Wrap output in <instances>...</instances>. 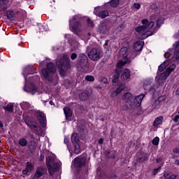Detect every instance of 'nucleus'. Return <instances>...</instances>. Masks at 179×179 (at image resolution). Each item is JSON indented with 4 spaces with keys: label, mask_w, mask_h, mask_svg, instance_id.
Masks as SVG:
<instances>
[{
    "label": "nucleus",
    "mask_w": 179,
    "mask_h": 179,
    "mask_svg": "<svg viewBox=\"0 0 179 179\" xmlns=\"http://www.w3.org/2000/svg\"><path fill=\"white\" fill-rule=\"evenodd\" d=\"M87 22L90 27H93V26H94V24H93V21H92L90 19H87Z\"/></svg>",
    "instance_id": "nucleus-44"
},
{
    "label": "nucleus",
    "mask_w": 179,
    "mask_h": 179,
    "mask_svg": "<svg viewBox=\"0 0 179 179\" xmlns=\"http://www.w3.org/2000/svg\"><path fill=\"white\" fill-rule=\"evenodd\" d=\"M85 80H87V82H94V77H93V76H87L85 77Z\"/></svg>",
    "instance_id": "nucleus-41"
},
{
    "label": "nucleus",
    "mask_w": 179,
    "mask_h": 179,
    "mask_svg": "<svg viewBox=\"0 0 179 179\" xmlns=\"http://www.w3.org/2000/svg\"><path fill=\"white\" fill-rule=\"evenodd\" d=\"M103 142H104V140L103 138H100L99 140V145H103Z\"/></svg>",
    "instance_id": "nucleus-54"
},
{
    "label": "nucleus",
    "mask_w": 179,
    "mask_h": 179,
    "mask_svg": "<svg viewBox=\"0 0 179 179\" xmlns=\"http://www.w3.org/2000/svg\"><path fill=\"white\" fill-rule=\"evenodd\" d=\"M176 178H177V176L176 175H172L169 178V179H176Z\"/></svg>",
    "instance_id": "nucleus-55"
},
{
    "label": "nucleus",
    "mask_w": 179,
    "mask_h": 179,
    "mask_svg": "<svg viewBox=\"0 0 179 179\" xmlns=\"http://www.w3.org/2000/svg\"><path fill=\"white\" fill-rule=\"evenodd\" d=\"M143 87L145 90H150V92H155V88L152 87V84L150 82H145L143 85Z\"/></svg>",
    "instance_id": "nucleus-29"
},
{
    "label": "nucleus",
    "mask_w": 179,
    "mask_h": 179,
    "mask_svg": "<svg viewBox=\"0 0 179 179\" xmlns=\"http://www.w3.org/2000/svg\"><path fill=\"white\" fill-rule=\"evenodd\" d=\"M167 62H169L168 60L164 62L158 67V71H159V72H163V71H164V69H166V66H167V65H166V64H167Z\"/></svg>",
    "instance_id": "nucleus-35"
},
{
    "label": "nucleus",
    "mask_w": 179,
    "mask_h": 179,
    "mask_svg": "<svg viewBox=\"0 0 179 179\" xmlns=\"http://www.w3.org/2000/svg\"><path fill=\"white\" fill-rule=\"evenodd\" d=\"M40 65H41V66L43 65V63H40Z\"/></svg>",
    "instance_id": "nucleus-63"
},
{
    "label": "nucleus",
    "mask_w": 179,
    "mask_h": 179,
    "mask_svg": "<svg viewBox=\"0 0 179 179\" xmlns=\"http://www.w3.org/2000/svg\"><path fill=\"white\" fill-rule=\"evenodd\" d=\"M78 62L80 64L81 71L82 72H85L86 69L89 68V64H87V56L83 53H80L78 58Z\"/></svg>",
    "instance_id": "nucleus-9"
},
{
    "label": "nucleus",
    "mask_w": 179,
    "mask_h": 179,
    "mask_svg": "<svg viewBox=\"0 0 179 179\" xmlns=\"http://www.w3.org/2000/svg\"><path fill=\"white\" fill-rule=\"evenodd\" d=\"M105 45H107V43H105Z\"/></svg>",
    "instance_id": "nucleus-64"
},
{
    "label": "nucleus",
    "mask_w": 179,
    "mask_h": 179,
    "mask_svg": "<svg viewBox=\"0 0 179 179\" xmlns=\"http://www.w3.org/2000/svg\"><path fill=\"white\" fill-rule=\"evenodd\" d=\"M125 65V62L122 61H120L117 64V69L115 71V73L113 76L112 81L113 83H117L118 82V79H120V69L122 68Z\"/></svg>",
    "instance_id": "nucleus-13"
},
{
    "label": "nucleus",
    "mask_w": 179,
    "mask_h": 179,
    "mask_svg": "<svg viewBox=\"0 0 179 179\" xmlns=\"http://www.w3.org/2000/svg\"><path fill=\"white\" fill-rule=\"evenodd\" d=\"M27 140L24 138H22L18 141V145L22 146V148H25V146H27Z\"/></svg>",
    "instance_id": "nucleus-32"
},
{
    "label": "nucleus",
    "mask_w": 179,
    "mask_h": 179,
    "mask_svg": "<svg viewBox=\"0 0 179 179\" xmlns=\"http://www.w3.org/2000/svg\"><path fill=\"white\" fill-rule=\"evenodd\" d=\"M164 99L163 97L160 96L157 100H155L153 103L152 104V108H160V101H163Z\"/></svg>",
    "instance_id": "nucleus-26"
},
{
    "label": "nucleus",
    "mask_w": 179,
    "mask_h": 179,
    "mask_svg": "<svg viewBox=\"0 0 179 179\" xmlns=\"http://www.w3.org/2000/svg\"><path fill=\"white\" fill-rule=\"evenodd\" d=\"M120 78L122 80L129 79V78H131V71H129L128 69H124Z\"/></svg>",
    "instance_id": "nucleus-25"
},
{
    "label": "nucleus",
    "mask_w": 179,
    "mask_h": 179,
    "mask_svg": "<svg viewBox=\"0 0 179 179\" xmlns=\"http://www.w3.org/2000/svg\"><path fill=\"white\" fill-rule=\"evenodd\" d=\"M27 125L29 127V128H30V129L34 131L36 135H38L39 136H44V132H43V129H41L40 126H38L35 123L31 122H27Z\"/></svg>",
    "instance_id": "nucleus-12"
},
{
    "label": "nucleus",
    "mask_w": 179,
    "mask_h": 179,
    "mask_svg": "<svg viewBox=\"0 0 179 179\" xmlns=\"http://www.w3.org/2000/svg\"><path fill=\"white\" fill-rule=\"evenodd\" d=\"M145 42L142 41H136L134 45V51L131 52V57L130 58L134 59L137 57L138 53L139 51H142V48H143V45Z\"/></svg>",
    "instance_id": "nucleus-11"
},
{
    "label": "nucleus",
    "mask_w": 179,
    "mask_h": 179,
    "mask_svg": "<svg viewBox=\"0 0 179 179\" xmlns=\"http://www.w3.org/2000/svg\"><path fill=\"white\" fill-rule=\"evenodd\" d=\"M176 95L179 96V87L176 91Z\"/></svg>",
    "instance_id": "nucleus-57"
},
{
    "label": "nucleus",
    "mask_w": 179,
    "mask_h": 179,
    "mask_svg": "<svg viewBox=\"0 0 179 179\" xmlns=\"http://www.w3.org/2000/svg\"><path fill=\"white\" fill-rule=\"evenodd\" d=\"M155 22H156L157 27H160L163 24V18L157 17L156 15H152L150 17V21L144 19L141 21L142 25L136 28V31L139 36L141 40L148 38L150 36H153L156 31L155 27Z\"/></svg>",
    "instance_id": "nucleus-1"
},
{
    "label": "nucleus",
    "mask_w": 179,
    "mask_h": 179,
    "mask_svg": "<svg viewBox=\"0 0 179 179\" xmlns=\"http://www.w3.org/2000/svg\"><path fill=\"white\" fill-rule=\"evenodd\" d=\"M85 129V126H78V132H82Z\"/></svg>",
    "instance_id": "nucleus-47"
},
{
    "label": "nucleus",
    "mask_w": 179,
    "mask_h": 179,
    "mask_svg": "<svg viewBox=\"0 0 179 179\" xmlns=\"http://www.w3.org/2000/svg\"><path fill=\"white\" fill-rule=\"evenodd\" d=\"M71 142H73V145L79 143V136L78 135V134L74 133L72 134Z\"/></svg>",
    "instance_id": "nucleus-30"
},
{
    "label": "nucleus",
    "mask_w": 179,
    "mask_h": 179,
    "mask_svg": "<svg viewBox=\"0 0 179 179\" xmlns=\"http://www.w3.org/2000/svg\"><path fill=\"white\" fill-rule=\"evenodd\" d=\"M144 97L145 94H141L137 96H135L134 99L132 94L129 92L125 93L123 96V101L125 103L122 106V110H124V111H127V110H131L134 106L135 107H140ZM133 99L134 101H132Z\"/></svg>",
    "instance_id": "nucleus-2"
},
{
    "label": "nucleus",
    "mask_w": 179,
    "mask_h": 179,
    "mask_svg": "<svg viewBox=\"0 0 179 179\" xmlns=\"http://www.w3.org/2000/svg\"><path fill=\"white\" fill-rule=\"evenodd\" d=\"M179 120V115H177L176 116H175V117L173 118V121L174 122H178Z\"/></svg>",
    "instance_id": "nucleus-50"
},
{
    "label": "nucleus",
    "mask_w": 179,
    "mask_h": 179,
    "mask_svg": "<svg viewBox=\"0 0 179 179\" xmlns=\"http://www.w3.org/2000/svg\"><path fill=\"white\" fill-rule=\"evenodd\" d=\"M88 57L91 61H99L101 57V52L97 48H92L89 52Z\"/></svg>",
    "instance_id": "nucleus-10"
},
{
    "label": "nucleus",
    "mask_w": 179,
    "mask_h": 179,
    "mask_svg": "<svg viewBox=\"0 0 179 179\" xmlns=\"http://www.w3.org/2000/svg\"><path fill=\"white\" fill-rule=\"evenodd\" d=\"M86 164V159L83 157H77L73 160V166L75 169H80Z\"/></svg>",
    "instance_id": "nucleus-14"
},
{
    "label": "nucleus",
    "mask_w": 179,
    "mask_h": 179,
    "mask_svg": "<svg viewBox=\"0 0 179 179\" xmlns=\"http://www.w3.org/2000/svg\"><path fill=\"white\" fill-rule=\"evenodd\" d=\"M124 24H119L115 30V32L116 33V34H120V33H122L124 30Z\"/></svg>",
    "instance_id": "nucleus-33"
},
{
    "label": "nucleus",
    "mask_w": 179,
    "mask_h": 179,
    "mask_svg": "<svg viewBox=\"0 0 179 179\" xmlns=\"http://www.w3.org/2000/svg\"><path fill=\"white\" fill-rule=\"evenodd\" d=\"M159 142H160V138L157 136L153 138L152 143V145H155V146H157V145H159Z\"/></svg>",
    "instance_id": "nucleus-40"
},
{
    "label": "nucleus",
    "mask_w": 179,
    "mask_h": 179,
    "mask_svg": "<svg viewBox=\"0 0 179 179\" xmlns=\"http://www.w3.org/2000/svg\"><path fill=\"white\" fill-rule=\"evenodd\" d=\"M162 167H159L157 169H154V176H156V174H157V173H159V171H160Z\"/></svg>",
    "instance_id": "nucleus-48"
},
{
    "label": "nucleus",
    "mask_w": 179,
    "mask_h": 179,
    "mask_svg": "<svg viewBox=\"0 0 179 179\" xmlns=\"http://www.w3.org/2000/svg\"><path fill=\"white\" fill-rule=\"evenodd\" d=\"M76 58H78V55H76V53H72L71 55V59L73 61L74 59H76Z\"/></svg>",
    "instance_id": "nucleus-46"
},
{
    "label": "nucleus",
    "mask_w": 179,
    "mask_h": 179,
    "mask_svg": "<svg viewBox=\"0 0 179 179\" xmlns=\"http://www.w3.org/2000/svg\"><path fill=\"white\" fill-rule=\"evenodd\" d=\"M124 89H125V84H120L119 87L111 94L110 97H117L118 94H121Z\"/></svg>",
    "instance_id": "nucleus-19"
},
{
    "label": "nucleus",
    "mask_w": 179,
    "mask_h": 179,
    "mask_svg": "<svg viewBox=\"0 0 179 179\" xmlns=\"http://www.w3.org/2000/svg\"><path fill=\"white\" fill-rule=\"evenodd\" d=\"M6 15L8 19H13L15 17V13L10 10L6 11Z\"/></svg>",
    "instance_id": "nucleus-37"
},
{
    "label": "nucleus",
    "mask_w": 179,
    "mask_h": 179,
    "mask_svg": "<svg viewBox=\"0 0 179 179\" xmlns=\"http://www.w3.org/2000/svg\"><path fill=\"white\" fill-rule=\"evenodd\" d=\"M164 55H165V57L167 56V55H169V59H171L173 58V55H170L169 52L165 53Z\"/></svg>",
    "instance_id": "nucleus-52"
},
{
    "label": "nucleus",
    "mask_w": 179,
    "mask_h": 179,
    "mask_svg": "<svg viewBox=\"0 0 179 179\" xmlns=\"http://www.w3.org/2000/svg\"><path fill=\"white\" fill-rule=\"evenodd\" d=\"M162 121H163V117L162 116L157 117L154 121L153 126L159 127V125L162 124Z\"/></svg>",
    "instance_id": "nucleus-31"
},
{
    "label": "nucleus",
    "mask_w": 179,
    "mask_h": 179,
    "mask_svg": "<svg viewBox=\"0 0 179 179\" xmlns=\"http://www.w3.org/2000/svg\"><path fill=\"white\" fill-rule=\"evenodd\" d=\"M175 164H176V166H179V159H176Z\"/></svg>",
    "instance_id": "nucleus-58"
},
{
    "label": "nucleus",
    "mask_w": 179,
    "mask_h": 179,
    "mask_svg": "<svg viewBox=\"0 0 179 179\" xmlns=\"http://www.w3.org/2000/svg\"><path fill=\"white\" fill-rule=\"evenodd\" d=\"M148 159V157H146V156H143L141 157H140L138 161L140 162V163H143V162H145V160H146Z\"/></svg>",
    "instance_id": "nucleus-43"
},
{
    "label": "nucleus",
    "mask_w": 179,
    "mask_h": 179,
    "mask_svg": "<svg viewBox=\"0 0 179 179\" xmlns=\"http://www.w3.org/2000/svg\"><path fill=\"white\" fill-rule=\"evenodd\" d=\"M74 153L76 155H78V153H80V146L79 145V143L74 144Z\"/></svg>",
    "instance_id": "nucleus-38"
},
{
    "label": "nucleus",
    "mask_w": 179,
    "mask_h": 179,
    "mask_svg": "<svg viewBox=\"0 0 179 179\" xmlns=\"http://www.w3.org/2000/svg\"><path fill=\"white\" fill-rule=\"evenodd\" d=\"M101 82L104 84L107 83L108 82V80H107V78H101Z\"/></svg>",
    "instance_id": "nucleus-51"
},
{
    "label": "nucleus",
    "mask_w": 179,
    "mask_h": 179,
    "mask_svg": "<svg viewBox=\"0 0 179 179\" xmlns=\"http://www.w3.org/2000/svg\"><path fill=\"white\" fill-rule=\"evenodd\" d=\"M78 48H79V43L78 42H74L71 44L72 51H76V50H78Z\"/></svg>",
    "instance_id": "nucleus-39"
},
{
    "label": "nucleus",
    "mask_w": 179,
    "mask_h": 179,
    "mask_svg": "<svg viewBox=\"0 0 179 179\" xmlns=\"http://www.w3.org/2000/svg\"><path fill=\"white\" fill-rule=\"evenodd\" d=\"M127 51H128V49L127 47H123L120 49L119 54L120 57H123L124 61H122V62H124L125 64H127L128 62V58L130 59H132V58H130L132 57V53L127 55Z\"/></svg>",
    "instance_id": "nucleus-16"
},
{
    "label": "nucleus",
    "mask_w": 179,
    "mask_h": 179,
    "mask_svg": "<svg viewBox=\"0 0 179 179\" xmlns=\"http://www.w3.org/2000/svg\"><path fill=\"white\" fill-rule=\"evenodd\" d=\"M47 27H44V25L43 24H40L39 25V30L40 31L43 32V31H47Z\"/></svg>",
    "instance_id": "nucleus-42"
},
{
    "label": "nucleus",
    "mask_w": 179,
    "mask_h": 179,
    "mask_svg": "<svg viewBox=\"0 0 179 179\" xmlns=\"http://www.w3.org/2000/svg\"><path fill=\"white\" fill-rule=\"evenodd\" d=\"M26 169L29 171H33L34 170V165L31 164L30 162H27Z\"/></svg>",
    "instance_id": "nucleus-36"
},
{
    "label": "nucleus",
    "mask_w": 179,
    "mask_h": 179,
    "mask_svg": "<svg viewBox=\"0 0 179 179\" xmlns=\"http://www.w3.org/2000/svg\"><path fill=\"white\" fill-rule=\"evenodd\" d=\"M64 113L65 114V117L66 120L72 117V110H71V108L69 107L64 108Z\"/></svg>",
    "instance_id": "nucleus-28"
},
{
    "label": "nucleus",
    "mask_w": 179,
    "mask_h": 179,
    "mask_svg": "<svg viewBox=\"0 0 179 179\" xmlns=\"http://www.w3.org/2000/svg\"><path fill=\"white\" fill-rule=\"evenodd\" d=\"M174 49V55L173 57L176 61H179V41H176L173 45Z\"/></svg>",
    "instance_id": "nucleus-21"
},
{
    "label": "nucleus",
    "mask_w": 179,
    "mask_h": 179,
    "mask_svg": "<svg viewBox=\"0 0 179 179\" xmlns=\"http://www.w3.org/2000/svg\"><path fill=\"white\" fill-rule=\"evenodd\" d=\"M57 71L55 66L52 63H48L46 65V69H43L41 71V77L49 83H51L54 80V73Z\"/></svg>",
    "instance_id": "nucleus-4"
},
{
    "label": "nucleus",
    "mask_w": 179,
    "mask_h": 179,
    "mask_svg": "<svg viewBox=\"0 0 179 179\" xmlns=\"http://www.w3.org/2000/svg\"><path fill=\"white\" fill-rule=\"evenodd\" d=\"M9 8V0L0 1V10L5 11Z\"/></svg>",
    "instance_id": "nucleus-23"
},
{
    "label": "nucleus",
    "mask_w": 179,
    "mask_h": 179,
    "mask_svg": "<svg viewBox=\"0 0 179 179\" xmlns=\"http://www.w3.org/2000/svg\"><path fill=\"white\" fill-rule=\"evenodd\" d=\"M133 6L135 8V9H141V3H134Z\"/></svg>",
    "instance_id": "nucleus-45"
},
{
    "label": "nucleus",
    "mask_w": 179,
    "mask_h": 179,
    "mask_svg": "<svg viewBox=\"0 0 179 179\" xmlns=\"http://www.w3.org/2000/svg\"><path fill=\"white\" fill-rule=\"evenodd\" d=\"M36 71L33 68V66H28L24 68L22 75L25 79V85L24 87V92L30 93L31 94H36L37 93V87L33 83H27V76L35 73Z\"/></svg>",
    "instance_id": "nucleus-3"
},
{
    "label": "nucleus",
    "mask_w": 179,
    "mask_h": 179,
    "mask_svg": "<svg viewBox=\"0 0 179 179\" xmlns=\"http://www.w3.org/2000/svg\"><path fill=\"white\" fill-rule=\"evenodd\" d=\"M157 163H159V159H157Z\"/></svg>",
    "instance_id": "nucleus-62"
},
{
    "label": "nucleus",
    "mask_w": 179,
    "mask_h": 179,
    "mask_svg": "<svg viewBox=\"0 0 179 179\" xmlns=\"http://www.w3.org/2000/svg\"><path fill=\"white\" fill-rule=\"evenodd\" d=\"M173 153H179V149L178 148H174L173 150Z\"/></svg>",
    "instance_id": "nucleus-56"
},
{
    "label": "nucleus",
    "mask_w": 179,
    "mask_h": 179,
    "mask_svg": "<svg viewBox=\"0 0 179 179\" xmlns=\"http://www.w3.org/2000/svg\"><path fill=\"white\" fill-rule=\"evenodd\" d=\"M20 106L22 110H24V111H27L29 113L33 111V106H31L29 102L23 101L20 104Z\"/></svg>",
    "instance_id": "nucleus-20"
},
{
    "label": "nucleus",
    "mask_w": 179,
    "mask_h": 179,
    "mask_svg": "<svg viewBox=\"0 0 179 179\" xmlns=\"http://www.w3.org/2000/svg\"><path fill=\"white\" fill-rule=\"evenodd\" d=\"M79 99L80 100H82V101H85L89 99V92L88 91H84L81 94H79Z\"/></svg>",
    "instance_id": "nucleus-27"
},
{
    "label": "nucleus",
    "mask_w": 179,
    "mask_h": 179,
    "mask_svg": "<svg viewBox=\"0 0 179 179\" xmlns=\"http://www.w3.org/2000/svg\"><path fill=\"white\" fill-rule=\"evenodd\" d=\"M76 20H79V16L78 15H74L71 20H69L70 30H72L73 33L80 31V29H82V24H80L79 22H76ZM73 22H76L72 25Z\"/></svg>",
    "instance_id": "nucleus-8"
},
{
    "label": "nucleus",
    "mask_w": 179,
    "mask_h": 179,
    "mask_svg": "<svg viewBox=\"0 0 179 179\" xmlns=\"http://www.w3.org/2000/svg\"><path fill=\"white\" fill-rule=\"evenodd\" d=\"M29 173H30V171L27 168L22 171V174H24L25 176L29 174Z\"/></svg>",
    "instance_id": "nucleus-49"
},
{
    "label": "nucleus",
    "mask_w": 179,
    "mask_h": 179,
    "mask_svg": "<svg viewBox=\"0 0 179 179\" xmlns=\"http://www.w3.org/2000/svg\"><path fill=\"white\" fill-rule=\"evenodd\" d=\"M44 173H45V169L43 167L39 166L35 172L34 178H40V177H43Z\"/></svg>",
    "instance_id": "nucleus-22"
},
{
    "label": "nucleus",
    "mask_w": 179,
    "mask_h": 179,
    "mask_svg": "<svg viewBox=\"0 0 179 179\" xmlns=\"http://www.w3.org/2000/svg\"><path fill=\"white\" fill-rule=\"evenodd\" d=\"M46 165L48 166L50 176H53L55 171H58V170H59V163L55 162L52 157L47 158Z\"/></svg>",
    "instance_id": "nucleus-7"
},
{
    "label": "nucleus",
    "mask_w": 179,
    "mask_h": 179,
    "mask_svg": "<svg viewBox=\"0 0 179 179\" xmlns=\"http://www.w3.org/2000/svg\"><path fill=\"white\" fill-rule=\"evenodd\" d=\"M94 13L96 16H99L101 19H104L108 16V11L106 10H101V7H96L94 10Z\"/></svg>",
    "instance_id": "nucleus-15"
},
{
    "label": "nucleus",
    "mask_w": 179,
    "mask_h": 179,
    "mask_svg": "<svg viewBox=\"0 0 179 179\" xmlns=\"http://www.w3.org/2000/svg\"><path fill=\"white\" fill-rule=\"evenodd\" d=\"M176 69V64L171 65L169 68H167L163 73L157 72V75L156 76L157 80H158L159 83H163L166 82V79L169 78L171 72Z\"/></svg>",
    "instance_id": "nucleus-6"
},
{
    "label": "nucleus",
    "mask_w": 179,
    "mask_h": 179,
    "mask_svg": "<svg viewBox=\"0 0 179 179\" xmlns=\"http://www.w3.org/2000/svg\"><path fill=\"white\" fill-rule=\"evenodd\" d=\"M69 62H71V59L67 55H63L62 57L56 62V65L62 76H65L66 70L69 68Z\"/></svg>",
    "instance_id": "nucleus-5"
},
{
    "label": "nucleus",
    "mask_w": 179,
    "mask_h": 179,
    "mask_svg": "<svg viewBox=\"0 0 179 179\" xmlns=\"http://www.w3.org/2000/svg\"><path fill=\"white\" fill-rule=\"evenodd\" d=\"M98 31H99L101 34L107 33V31H108V27L107 26V22H100L98 27Z\"/></svg>",
    "instance_id": "nucleus-18"
},
{
    "label": "nucleus",
    "mask_w": 179,
    "mask_h": 179,
    "mask_svg": "<svg viewBox=\"0 0 179 179\" xmlns=\"http://www.w3.org/2000/svg\"><path fill=\"white\" fill-rule=\"evenodd\" d=\"M28 148L31 152V153H34L36 152V149L37 148V143L36 141L32 140L28 143Z\"/></svg>",
    "instance_id": "nucleus-24"
},
{
    "label": "nucleus",
    "mask_w": 179,
    "mask_h": 179,
    "mask_svg": "<svg viewBox=\"0 0 179 179\" xmlns=\"http://www.w3.org/2000/svg\"><path fill=\"white\" fill-rule=\"evenodd\" d=\"M170 175L168 173H165L164 174V178H166V179H169V176Z\"/></svg>",
    "instance_id": "nucleus-53"
},
{
    "label": "nucleus",
    "mask_w": 179,
    "mask_h": 179,
    "mask_svg": "<svg viewBox=\"0 0 179 179\" xmlns=\"http://www.w3.org/2000/svg\"><path fill=\"white\" fill-rule=\"evenodd\" d=\"M49 103H50V106H54V101H50Z\"/></svg>",
    "instance_id": "nucleus-59"
},
{
    "label": "nucleus",
    "mask_w": 179,
    "mask_h": 179,
    "mask_svg": "<svg viewBox=\"0 0 179 179\" xmlns=\"http://www.w3.org/2000/svg\"><path fill=\"white\" fill-rule=\"evenodd\" d=\"M3 108L8 113H13V103H9L4 106Z\"/></svg>",
    "instance_id": "nucleus-34"
},
{
    "label": "nucleus",
    "mask_w": 179,
    "mask_h": 179,
    "mask_svg": "<svg viewBox=\"0 0 179 179\" xmlns=\"http://www.w3.org/2000/svg\"><path fill=\"white\" fill-rule=\"evenodd\" d=\"M37 120L42 128H45V127H47V119L45 115H44L43 112H38L37 113Z\"/></svg>",
    "instance_id": "nucleus-17"
},
{
    "label": "nucleus",
    "mask_w": 179,
    "mask_h": 179,
    "mask_svg": "<svg viewBox=\"0 0 179 179\" xmlns=\"http://www.w3.org/2000/svg\"><path fill=\"white\" fill-rule=\"evenodd\" d=\"M66 142H68V139L64 138V143H66Z\"/></svg>",
    "instance_id": "nucleus-61"
},
{
    "label": "nucleus",
    "mask_w": 179,
    "mask_h": 179,
    "mask_svg": "<svg viewBox=\"0 0 179 179\" xmlns=\"http://www.w3.org/2000/svg\"><path fill=\"white\" fill-rule=\"evenodd\" d=\"M0 128H3V124L0 122Z\"/></svg>",
    "instance_id": "nucleus-60"
}]
</instances>
